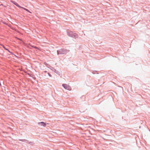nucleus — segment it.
I'll return each mask as SVG.
<instances>
[{"label": "nucleus", "mask_w": 150, "mask_h": 150, "mask_svg": "<svg viewBox=\"0 0 150 150\" xmlns=\"http://www.w3.org/2000/svg\"><path fill=\"white\" fill-rule=\"evenodd\" d=\"M11 2L13 3L14 5H16H16L18 4V3L15 1H11Z\"/></svg>", "instance_id": "nucleus-8"}, {"label": "nucleus", "mask_w": 150, "mask_h": 150, "mask_svg": "<svg viewBox=\"0 0 150 150\" xmlns=\"http://www.w3.org/2000/svg\"><path fill=\"white\" fill-rule=\"evenodd\" d=\"M1 46H2V47H3L6 50H7L9 52H10L11 54H13V53H12V52H10V51H9V50L7 49V48H6V47H5L3 45H1Z\"/></svg>", "instance_id": "nucleus-5"}, {"label": "nucleus", "mask_w": 150, "mask_h": 150, "mask_svg": "<svg viewBox=\"0 0 150 150\" xmlns=\"http://www.w3.org/2000/svg\"><path fill=\"white\" fill-rule=\"evenodd\" d=\"M19 140L21 141L22 142H24L26 143H28V141L26 139H20Z\"/></svg>", "instance_id": "nucleus-6"}, {"label": "nucleus", "mask_w": 150, "mask_h": 150, "mask_svg": "<svg viewBox=\"0 0 150 150\" xmlns=\"http://www.w3.org/2000/svg\"><path fill=\"white\" fill-rule=\"evenodd\" d=\"M23 9H24V10H25L26 11L29 12H30V13H31L30 12L29 10H28L27 9H26L25 8H24L23 7V8H22Z\"/></svg>", "instance_id": "nucleus-9"}, {"label": "nucleus", "mask_w": 150, "mask_h": 150, "mask_svg": "<svg viewBox=\"0 0 150 150\" xmlns=\"http://www.w3.org/2000/svg\"><path fill=\"white\" fill-rule=\"evenodd\" d=\"M35 47V48H37V47Z\"/></svg>", "instance_id": "nucleus-14"}, {"label": "nucleus", "mask_w": 150, "mask_h": 150, "mask_svg": "<svg viewBox=\"0 0 150 150\" xmlns=\"http://www.w3.org/2000/svg\"><path fill=\"white\" fill-rule=\"evenodd\" d=\"M62 86L65 89L68 90L70 91L71 89V87L69 85L67 84H63Z\"/></svg>", "instance_id": "nucleus-3"}, {"label": "nucleus", "mask_w": 150, "mask_h": 150, "mask_svg": "<svg viewBox=\"0 0 150 150\" xmlns=\"http://www.w3.org/2000/svg\"><path fill=\"white\" fill-rule=\"evenodd\" d=\"M16 6L19 8H23V7H21V6H20L18 4H17L16 5Z\"/></svg>", "instance_id": "nucleus-10"}, {"label": "nucleus", "mask_w": 150, "mask_h": 150, "mask_svg": "<svg viewBox=\"0 0 150 150\" xmlns=\"http://www.w3.org/2000/svg\"><path fill=\"white\" fill-rule=\"evenodd\" d=\"M67 35L70 37L73 38L75 39L78 38V35L77 34L74 33L71 31H67Z\"/></svg>", "instance_id": "nucleus-2"}, {"label": "nucleus", "mask_w": 150, "mask_h": 150, "mask_svg": "<svg viewBox=\"0 0 150 150\" xmlns=\"http://www.w3.org/2000/svg\"><path fill=\"white\" fill-rule=\"evenodd\" d=\"M47 74L50 77H52V75L50 73H48Z\"/></svg>", "instance_id": "nucleus-11"}, {"label": "nucleus", "mask_w": 150, "mask_h": 150, "mask_svg": "<svg viewBox=\"0 0 150 150\" xmlns=\"http://www.w3.org/2000/svg\"><path fill=\"white\" fill-rule=\"evenodd\" d=\"M69 50L64 48H62L57 51V55L65 54L69 52Z\"/></svg>", "instance_id": "nucleus-1"}, {"label": "nucleus", "mask_w": 150, "mask_h": 150, "mask_svg": "<svg viewBox=\"0 0 150 150\" xmlns=\"http://www.w3.org/2000/svg\"><path fill=\"white\" fill-rule=\"evenodd\" d=\"M33 142H29V144H33Z\"/></svg>", "instance_id": "nucleus-12"}, {"label": "nucleus", "mask_w": 150, "mask_h": 150, "mask_svg": "<svg viewBox=\"0 0 150 150\" xmlns=\"http://www.w3.org/2000/svg\"><path fill=\"white\" fill-rule=\"evenodd\" d=\"M44 72L45 73H46L47 72V71H44Z\"/></svg>", "instance_id": "nucleus-13"}, {"label": "nucleus", "mask_w": 150, "mask_h": 150, "mask_svg": "<svg viewBox=\"0 0 150 150\" xmlns=\"http://www.w3.org/2000/svg\"><path fill=\"white\" fill-rule=\"evenodd\" d=\"M39 125H41V126H42L44 127H45L46 126V124L44 122H40L38 123Z\"/></svg>", "instance_id": "nucleus-4"}, {"label": "nucleus", "mask_w": 150, "mask_h": 150, "mask_svg": "<svg viewBox=\"0 0 150 150\" xmlns=\"http://www.w3.org/2000/svg\"><path fill=\"white\" fill-rule=\"evenodd\" d=\"M52 70L53 71H54V72L56 73H57L58 72V71L56 69H54V68H53V67H52Z\"/></svg>", "instance_id": "nucleus-7"}]
</instances>
